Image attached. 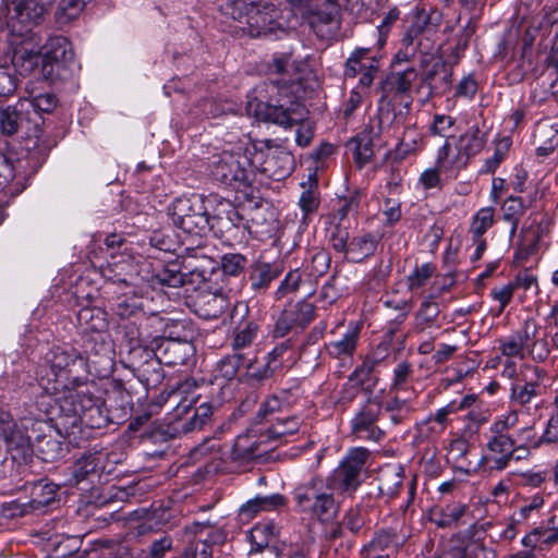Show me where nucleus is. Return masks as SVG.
<instances>
[{
  "label": "nucleus",
  "instance_id": "0eeeda50",
  "mask_svg": "<svg viewBox=\"0 0 558 558\" xmlns=\"http://www.w3.org/2000/svg\"><path fill=\"white\" fill-rule=\"evenodd\" d=\"M333 492L336 490L329 486L327 478L313 476L294 488L293 497L300 511L319 520H328L339 511Z\"/></svg>",
  "mask_w": 558,
  "mask_h": 558
},
{
  "label": "nucleus",
  "instance_id": "6e6d98bb",
  "mask_svg": "<svg viewBox=\"0 0 558 558\" xmlns=\"http://www.w3.org/2000/svg\"><path fill=\"white\" fill-rule=\"evenodd\" d=\"M20 80L14 70L9 64L0 65V99H7L14 95Z\"/></svg>",
  "mask_w": 558,
  "mask_h": 558
},
{
  "label": "nucleus",
  "instance_id": "412c9836",
  "mask_svg": "<svg viewBox=\"0 0 558 558\" xmlns=\"http://www.w3.org/2000/svg\"><path fill=\"white\" fill-rule=\"evenodd\" d=\"M303 398V390L299 385L282 388L269 396L259 407L257 418L264 420L278 411H284L296 405Z\"/></svg>",
  "mask_w": 558,
  "mask_h": 558
},
{
  "label": "nucleus",
  "instance_id": "c9c22d12",
  "mask_svg": "<svg viewBox=\"0 0 558 558\" xmlns=\"http://www.w3.org/2000/svg\"><path fill=\"white\" fill-rule=\"evenodd\" d=\"M410 401V397L401 398V393L388 392L387 400L381 404V411L389 415L393 425L402 424L413 411Z\"/></svg>",
  "mask_w": 558,
  "mask_h": 558
},
{
  "label": "nucleus",
  "instance_id": "37998d69",
  "mask_svg": "<svg viewBox=\"0 0 558 558\" xmlns=\"http://www.w3.org/2000/svg\"><path fill=\"white\" fill-rule=\"evenodd\" d=\"M112 311L122 319L131 318L143 312V301L135 294L117 296L112 303Z\"/></svg>",
  "mask_w": 558,
  "mask_h": 558
},
{
  "label": "nucleus",
  "instance_id": "603ef678",
  "mask_svg": "<svg viewBox=\"0 0 558 558\" xmlns=\"http://www.w3.org/2000/svg\"><path fill=\"white\" fill-rule=\"evenodd\" d=\"M318 7L324 8V11L313 12L310 17V23L313 28L316 27L317 22L328 25L338 12V0H314Z\"/></svg>",
  "mask_w": 558,
  "mask_h": 558
},
{
  "label": "nucleus",
  "instance_id": "4468645a",
  "mask_svg": "<svg viewBox=\"0 0 558 558\" xmlns=\"http://www.w3.org/2000/svg\"><path fill=\"white\" fill-rule=\"evenodd\" d=\"M54 0H21L13 9L8 8L7 25L13 33L26 35L43 19L47 7Z\"/></svg>",
  "mask_w": 558,
  "mask_h": 558
},
{
  "label": "nucleus",
  "instance_id": "bb28decb",
  "mask_svg": "<svg viewBox=\"0 0 558 558\" xmlns=\"http://www.w3.org/2000/svg\"><path fill=\"white\" fill-rule=\"evenodd\" d=\"M281 274L279 266L265 262H255L251 266L248 281L252 291L257 294L265 293L271 282Z\"/></svg>",
  "mask_w": 558,
  "mask_h": 558
},
{
  "label": "nucleus",
  "instance_id": "1a4fd4ad",
  "mask_svg": "<svg viewBox=\"0 0 558 558\" xmlns=\"http://www.w3.org/2000/svg\"><path fill=\"white\" fill-rule=\"evenodd\" d=\"M208 167L211 178L227 186L240 190L253 182V163L245 155L223 151L213 156Z\"/></svg>",
  "mask_w": 558,
  "mask_h": 558
},
{
  "label": "nucleus",
  "instance_id": "bf43d9fd",
  "mask_svg": "<svg viewBox=\"0 0 558 558\" xmlns=\"http://www.w3.org/2000/svg\"><path fill=\"white\" fill-rule=\"evenodd\" d=\"M498 343L501 354L507 357L523 359L525 355V349L518 330L506 338L499 339Z\"/></svg>",
  "mask_w": 558,
  "mask_h": 558
},
{
  "label": "nucleus",
  "instance_id": "13d9d810",
  "mask_svg": "<svg viewBox=\"0 0 558 558\" xmlns=\"http://www.w3.org/2000/svg\"><path fill=\"white\" fill-rule=\"evenodd\" d=\"M510 436L515 449L527 453V447L535 441L536 430L533 424L526 423L523 426L515 427Z\"/></svg>",
  "mask_w": 558,
  "mask_h": 558
},
{
  "label": "nucleus",
  "instance_id": "473e14b6",
  "mask_svg": "<svg viewBox=\"0 0 558 558\" xmlns=\"http://www.w3.org/2000/svg\"><path fill=\"white\" fill-rule=\"evenodd\" d=\"M242 221L243 217L230 202H220L217 213L211 218L213 231L229 232Z\"/></svg>",
  "mask_w": 558,
  "mask_h": 558
},
{
  "label": "nucleus",
  "instance_id": "774afa93",
  "mask_svg": "<svg viewBox=\"0 0 558 558\" xmlns=\"http://www.w3.org/2000/svg\"><path fill=\"white\" fill-rule=\"evenodd\" d=\"M509 147L510 142L508 138L499 141L495 146L493 156L485 160L483 172L492 174L495 173L501 161L505 159Z\"/></svg>",
  "mask_w": 558,
  "mask_h": 558
},
{
  "label": "nucleus",
  "instance_id": "e433bc0d",
  "mask_svg": "<svg viewBox=\"0 0 558 558\" xmlns=\"http://www.w3.org/2000/svg\"><path fill=\"white\" fill-rule=\"evenodd\" d=\"M379 361L372 357H366L361 365H359L349 376V383L354 386L361 387L366 393H372L377 384V377L374 376V369Z\"/></svg>",
  "mask_w": 558,
  "mask_h": 558
},
{
  "label": "nucleus",
  "instance_id": "72a5a7b5",
  "mask_svg": "<svg viewBox=\"0 0 558 558\" xmlns=\"http://www.w3.org/2000/svg\"><path fill=\"white\" fill-rule=\"evenodd\" d=\"M452 82V71L442 62H436L425 74L424 83L429 88V95L444 94L449 90Z\"/></svg>",
  "mask_w": 558,
  "mask_h": 558
},
{
  "label": "nucleus",
  "instance_id": "aec40b11",
  "mask_svg": "<svg viewBox=\"0 0 558 558\" xmlns=\"http://www.w3.org/2000/svg\"><path fill=\"white\" fill-rule=\"evenodd\" d=\"M248 314V306L245 302H238L231 312V323L236 325L232 348L234 351L250 347L255 340L258 325L254 320H244Z\"/></svg>",
  "mask_w": 558,
  "mask_h": 558
},
{
  "label": "nucleus",
  "instance_id": "9b49d317",
  "mask_svg": "<svg viewBox=\"0 0 558 558\" xmlns=\"http://www.w3.org/2000/svg\"><path fill=\"white\" fill-rule=\"evenodd\" d=\"M380 416L381 403L368 398L350 420V436L362 441L380 442L386 436L378 425Z\"/></svg>",
  "mask_w": 558,
  "mask_h": 558
},
{
  "label": "nucleus",
  "instance_id": "20e7f679",
  "mask_svg": "<svg viewBox=\"0 0 558 558\" xmlns=\"http://www.w3.org/2000/svg\"><path fill=\"white\" fill-rule=\"evenodd\" d=\"M221 11L232 20L244 24L251 37L271 36L279 27L278 12L270 0H226Z\"/></svg>",
  "mask_w": 558,
  "mask_h": 558
},
{
  "label": "nucleus",
  "instance_id": "e2e57ef3",
  "mask_svg": "<svg viewBox=\"0 0 558 558\" xmlns=\"http://www.w3.org/2000/svg\"><path fill=\"white\" fill-rule=\"evenodd\" d=\"M518 332L525 351L531 348L539 337H543L544 333H546V331L532 318L525 319L521 328L518 329Z\"/></svg>",
  "mask_w": 558,
  "mask_h": 558
},
{
  "label": "nucleus",
  "instance_id": "79ce46f5",
  "mask_svg": "<svg viewBox=\"0 0 558 558\" xmlns=\"http://www.w3.org/2000/svg\"><path fill=\"white\" fill-rule=\"evenodd\" d=\"M307 254L306 260L308 259V262L305 267L310 276L314 278L324 276L330 268V253L324 247H313Z\"/></svg>",
  "mask_w": 558,
  "mask_h": 558
},
{
  "label": "nucleus",
  "instance_id": "9d476101",
  "mask_svg": "<svg viewBox=\"0 0 558 558\" xmlns=\"http://www.w3.org/2000/svg\"><path fill=\"white\" fill-rule=\"evenodd\" d=\"M371 451L364 447L351 448L338 468L327 477L329 486L336 492H355L362 483V472L365 470Z\"/></svg>",
  "mask_w": 558,
  "mask_h": 558
},
{
  "label": "nucleus",
  "instance_id": "2eb2a0df",
  "mask_svg": "<svg viewBox=\"0 0 558 558\" xmlns=\"http://www.w3.org/2000/svg\"><path fill=\"white\" fill-rule=\"evenodd\" d=\"M315 306L307 301L289 304L277 318L271 330L274 338H283L290 331L304 329L314 318Z\"/></svg>",
  "mask_w": 558,
  "mask_h": 558
},
{
  "label": "nucleus",
  "instance_id": "c85d7f7f",
  "mask_svg": "<svg viewBox=\"0 0 558 558\" xmlns=\"http://www.w3.org/2000/svg\"><path fill=\"white\" fill-rule=\"evenodd\" d=\"M58 489L59 486L53 483L44 481L36 483L32 489L31 500L25 505L22 513L43 511L56 501Z\"/></svg>",
  "mask_w": 558,
  "mask_h": 558
},
{
  "label": "nucleus",
  "instance_id": "f257e3e1",
  "mask_svg": "<svg viewBox=\"0 0 558 558\" xmlns=\"http://www.w3.org/2000/svg\"><path fill=\"white\" fill-rule=\"evenodd\" d=\"M47 404L49 409L45 412L54 420L59 434L70 441L71 437L77 439L83 427L99 429L110 422L102 401L93 395L88 380L50 398Z\"/></svg>",
  "mask_w": 558,
  "mask_h": 558
},
{
  "label": "nucleus",
  "instance_id": "7ed1b4c3",
  "mask_svg": "<svg viewBox=\"0 0 558 558\" xmlns=\"http://www.w3.org/2000/svg\"><path fill=\"white\" fill-rule=\"evenodd\" d=\"M245 109L248 116H253L259 121L271 122L283 128L301 124L295 134V142L301 147H306L312 141L311 126L302 123L306 118L305 107L298 100L282 101L278 99L277 104H270L252 97Z\"/></svg>",
  "mask_w": 558,
  "mask_h": 558
},
{
  "label": "nucleus",
  "instance_id": "a19ab883",
  "mask_svg": "<svg viewBox=\"0 0 558 558\" xmlns=\"http://www.w3.org/2000/svg\"><path fill=\"white\" fill-rule=\"evenodd\" d=\"M35 448L44 462H54L63 456L62 442L50 435L37 436Z\"/></svg>",
  "mask_w": 558,
  "mask_h": 558
},
{
  "label": "nucleus",
  "instance_id": "f704fd0d",
  "mask_svg": "<svg viewBox=\"0 0 558 558\" xmlns=\"http://www.w3.org/2000/svg\"><path fill=\"white\" fill-rule=\"evenodd\" d=\"M277 527L274 523H259L251 530L250 538L256 550L264 549L263 558H278L277 553L272 548H267L269 543L276 537Z\"/></svg>",
  "mask_w": 558,
  "mask_h": 558
},
{
  "label": "nucleus",
  "instance_id": "09e8293b",
  "mask_svg": "<svg viewBox=\"0 0 558 558\" xmlns=\"http://www.w3.org/2000/svg\"><path fill=\"white\" fill-rule=\"evenodd\" d=\"M213 414V405L208 402H203L195 409L193 416L182 424V430L184 433L202 430L211 422Z\"/></svg>",
  "mask_w": 558,
  "mask_h": 558
},
{
  "label": "nucleus",
  "instance_id": "ea45409f",
  "mask_svg": "<svg viewBox=\"0 0 558 558\" xmlns=\"http://www.w3.org/2000/svg\"><path fill=\"white\" fill-rule=\"evenodd\" d=\"M372 60H379L375 54H371L369 48H356L347 59L343 75L349 78L356 77L357 74L366 70Z\"/></svg>",
  "mask_w": 558,
  "mask_h": 558
},
{
  "label": "nucleus",
  "instance_id": "680f3d73",
  "mask_svg": "<svg viewBox=\"0 0 558 558\" xmlns=\"http://www.w3.org/2000/svg\"><path fill=\"white\" fill-rule=\"evenodd\" d=\"M427 21H428V17L425 14L417 15L415 17V20L412 22V24L407 28V31L401 39V45L402 46H414V47L418 48L421 45L418 37L426 29Z\"/></svg>",
  "mask_w": 558,
  "mask_h": 558
},
{
  "label": "nucleus",
  "instance_id": "a878e982",
  "mask_svg": "<svg viewBox=\"0 0 558 558\" xmlns=\"http://www.w3.org/2000/svg\"><path fill=\"white\" fill-rule=\"evenodd\" d=\"M12 46L10 66L16 74L26 75L35 69L39 72L40 52L35 51L26 41L21 44L13 41Z\"/></svg>",
  "mask_w": 558,
  "mask_h": 558
},
{
  "label": "nucleus",
  "instance_id": "393cba45",
  "mask_svg": "<svg viewBox=\"0 0 558 558\" xmlns=\"http://www.w3.org/2000/svg\"><path fill=\"white\" fill-rule=\"evenodd\" d=\"M229 305V299L225 294L210 291L202 292L194 301L195 313L206 320L217 319Z\"/></svg>",
  "mask_w": 558,
  "mask_h": 558
},
{
  "label": "nucleus",
  "instance_id": "c03bdc74",
  "mask_svg": "<svg viewBox=\"0 0 558 558\" xmlns=\"http://www.w3.org/2000/svg\"><path fill=\"white\" fill-rule=\"evenodd\" d=\"M468 509L466 505L460 502L448 505L441 509L439 514L434 518L433 521L441 529L456 527L460 524Z\"/></svg>",
  "mask_w": 558,
  "mask_h": 558
},
{
  "label": "nucleus",
  "instance_id": "39448f33",
  "mask_svg": "<svg viewBox=\"0 0 558 558\" xmlns=\"http://www.w3.org/2000/svg\"><path fill=\"white\" fill-rule=\"evenodd\" d=\"M487 143V134L477 125L470 126L460 136L448 137L438 148L437 166L445 171H454V177L465 169L471 158L478 155Z\"/></svg>",
  "mask_w": 558,
  "mask_h": 558
},
{
  "label": "nucleus",
  "instance_id": "7c9ffc66",
  "mask_svg": "<svg viewBox=\"0 0 558 558\" xmlns=\"http://www.w3.org/2000/svg\"><path fill=\"white\" fill-rule=\"evenodd\" d=\"M360 338V327L350 325L341 339L327 344L328 354L335 359L345 360L352 357Z\"/></svg>",
  "mask_w": 558,
  "mask_h": 558
},
{
  "label": "nucleus",
  "instance_id": "5fc2aeb1",
  "mask_svg": "<svg viewBox=\"0 0 558 558\" xmlns=\"http://www.w3.org/2000/svg\"><path fill=\"white\" fill-rule=\"evenodd\" d=\"M439 313L438 303L432 300L423 301L416 314V328L423 331L426 327L432 326L436 322Z\"/></svg>",
  "mask_w": 558,
  "mask_h": 558
},
{
  "label": "nucleus",
  "instance_id": "423d86ee",
  "mask_svg": "<svg viewBox=\"0 0 558 558\" xmlns=\"http://www.w3.org/2000/svg\"><path fill=\"white\" fill-rule=\"evenodd\" d=\"M168 213L173 226L191 236L203 238L213 231V217L201 194L193 193L175 198Z\"/></svg>",
  "mask_w": 558,
  "mask_h": 558
},
{
  "label": "nucleus",
  "instance_id": "4be33fe9",
  "mask_svg": "<svg viewBox=\"0 0 558 558\" xmlns=\"http://www.w3.org/2000/svg\"><path fill=\"white\" fill-rule=\"evenodd\" d=\"M207 522H193L183 529V541L186 543L181 558H213L210 545L203 539Z\"/></svg>",
  "mask_w": 558,
  "mask_h": 558
},
{
  "label": "nucleus",
  "instance_id": "864d4df0",
  "mask_svg": "<svg viewBox=\"0 0 558 558\" xmlns=\"http://www.w3.org/2000/svg\"><path fill=\"white\" fill-rule=\"evenodd\" d=\"M353 146L354 160L360 168L364 167L373 157V142L367 136H356L350 141Z\"/></svg>",
  "mask_w": 558,
  "mask_h": 558
},
{
  "label": "nucleus",
  "instance_id": "cd10ccee",
  "mask_svg": "<svg viewBox=\"0 0 558 558\" xmlns=\"http://www.w3.org/2000/svg\"><path fill=\"white\" fill-rule=\"evenodd\" d=\"M260 441L253 432H246L239 435L230 451V458L234 462L247 463L257 458L259 453Z\"/></svg>",
  "mask_w": 558,
  "mask_h": 558
},
{
  "label": "nucleus",
  "instance_id": "69168bd1",
  "mask_svg": "<svg viewBox=\"0 0 558 558\" xmlns=\"http://www.w3.org/2000/svg\"><path fill=\"white\" fill-rule=\"evenodd\" d=\"M220 264L225 275L238 277L243 274L247 259L242 254H225L221 257Z\"/></svg>",
  "mask_w": 558,
  "mask_h": 558
},
{
  "label": "nucleus",
  "instance_id": "6ab92c4d",
  "mask_svg": "<svg viewBox=\"0 0 558 558\" xmlns=\"http://www.w3.org/2000/svg\"><path fill=\"white\" fill-rule=\"evenodd\" d=\"M151 349L167 366L184 365L194 355V345L186 340L174 338L155 339Z\"/></svg>",
  "mask_w": 558,
  "mask_h": 558
},
{
  "label": "nucleus",
  "instance_id": "3c124183",
  "mask_svg": "<svg viewBox=\"0 0 558 558\" xmlns=\"http://www.w3.org/2000/svg\"><path fill=\"white\" fill-rule=\"evenodd\" d=\"M416 77V70L414 68H407L402 71L392 73L388 77L387 84L397 95L403 96L411 90L412 84Z\"/></svg>",
  "mask_w": 558,
  "mask_h": 558
},
{
  "label": "nucleus",
  "instance_id": "2f4dec72",
  "mask_svg": "<svg viewBox=\"0 0 558 558\" xmlns=\"http://www.w3.org/2000/svg\"><path fill=\"white\" fill-rule=\"evenodd\" d=\"M24 101L21 99L14 106L0 109V132L5 136L16 134L26 122Z\"/></svg>",
  "mask_w": 558,
  "mask_h": 558
},
{
  "label": "nucleus",
  "instance_id": "8fccbe9b",
  "mask_svg": "<svg viewBox=\"0 0 558 558\" xmlns=\"http://www.w3.org/2000/svg\"><path fill=\"white\" fill-rule=\"evenodd\" d=\"M412 364L408 361L399 362L393 368L392 379L389 387L391 393L410 392L409 381L412 377Z\"/></svg>",
  "mask_w": 558,
  "mask_h": 558
},
{
  "label": "nucleus",
  "instance_id": "a211bd4d",
  "mask_svg": "<svg viewBox=\"0 0 558 558\" xmlns=\"http://www.w3.org/2000/svg\"><path fill=\"white\" fill-rule=\"evenodd\" d=\"M265 146L267 150L259 153L264 159L258 170L275 181L287 178L293 170V156L281 147L272 146L270 140L265 141Z\"/></svg>",
  "mask_w": 558,
  "mask_h": 558
},
{
  "label": "nucleus",
  "instance_id": "052dcab7",
  "mask_svg": "<svg viewBox=\"0 0 558 558\" xmlns=\"http://www.w3.org/2000/svg\"><path fill=\"white\" fill-rule=\"evenodd\" d=\"M85 2V0H61L56 12L59 23L64 24L77 17L83 11Z\"/></svg>",
  "mask_w": 558,
  "mask_h": 558
},
{
  "label": "nucleus",
  "instance_id": "6e6552de",
  "mask_svg": "<svg viewBox=\"0 0 558 558\" xmlns=\"http://www.w3.org/2000/svg\"><path fill=\"white\" fill-rule=\"evenodd\" d=\"M74 64V52L68 38L52 36L41 47L39 75L45 81L65 80Z\"/></svg>",
  "mask_w": 558,
  "mask_h": 558
},
{
  "label": "nucleus",
  "instance_id": "f3484780",
  "mask_svg": "<svg viewBox=\"0 0 558 558\" xmlns=\"http://www.w3.org/2000/svg\"><path fill=\"white\" fill-rule=\"evenodd\" d=\"M0 437L5 444L7 453L11 460L21 465L26 464L33 457L34 445L26 430L16 423H5L1 426Z\"/></svg>",
  "mask_w": 558,
  "mask_h": 558
},
{
  "label": "nucleus",
  "instance_id": "58836bf2",
  "mask_svg": "<svg viewBox=\"0 0 558 558\" xmlns=\"http://www.w3.org/2000/svg\"><path fill=\"white\" fill-rule=\"evenodd\" d=\"M27 97L21 98L24 106L28 104L36 112L50 113L58 105L56 95L51 92H38L36 87L27 85Z\"/></svg>",
  "mask_w": 558,
  "mask_h": 558
},
{
  "label": "nucleus",
  "instance_id": "f03ea898",
  "mask_svg": "<svg viewBox=\"0 0 558 558\" xmlns=\"http://www.w3.org/2000/svg\"><path fill=\"white\" fill-rule=\"evenodd\" d=\"M87 361L74 348L53 347L37 371V383L48 399L87 381Z\"/></svg>",
  "mask_w": 558,
  "mask_h": 558
},
{
  "label": "nucleus",
  "instance_id": "ddd939ff",
  "mask_svg": "<svg viewBox=\"0 0 558 558\" xmlns=\"http://www.w3.org/2000/svg\"><path fill=\"white\" fill-rule=\"evenodd\" d=\"M130 355L135 376L146 388H156L162 383L165 373L161 365L163 363L151 348L133 347Z\"/></svg>",
  "mask_w": 558,
  "mask_h": 558
},
{
  "label": "nucleus",
  "instance_id": "f8f14e48",
  "mask_svg": "<svg viewBox=\"0 0 558 558\" xmlns=\"http://www.w3.org/2000/svg\"><path fill=\"white\" fill-rule=\"evenodd\" d=\"M546 375V371L542 367L523 364L518 378L511 385V400L522 407L532 403L542 395Z\"/></svg>",
  "mask_w": 558,
  "mask_h": 558
},
{
  "label": "nucleus",
  "instance_id": "4d7b16f0",
  "mask_svg": "<svg viewBox=\"0 0 558 558\" xmlns=\"http://www.w3.org/2000/svg\"><path fill=\"white\" fill-rule=\"evenodd\" d=\"M366 523V510L362 506L351 507L342 518V525L352 534H359Z\"/></svg>",
  "mask_w": 558,
  "mask_h": 558
},
{
  "label": "nucleus",
  "instance_id": "338daca9",
  "mask_svg": "<svg viewBox=\"0 0 558 558\" xmlns=\"http://www.w3.org/2000/svg\"><path fill=\"white\" fill-rule=\"evenodd\" d=\"M494 223V209L484 207L480 209L472 221L471 232L473 236H482Z\"/></svg>",
  "mask_w": 558,
  "mask_h": 558
},
{
  "label": "nucleus",
  "instance_id": "0e129e2a",
  "mask_svg": "<svg viewBox=\"0 0 558 558\" xmlns=\"http://www.w3.org/2000/svg\"><path fill=\"white\" fill-rule=\"evenodd\" d=\"M300 426L301 421L298 416L277 418L276 423L268 428V433L274 438H280L296 433Z\"/></svg>",
  "mask_w": 558,
  "mask_h": 558
},
{
  "label": "nucleus",
  "instance_id": "5701e85b",
  "mask_svg": "<svg viewBox=\"0 0 558 558\" xmlns=\"http://www.w3.org/2000/svg\"><path fill=\"white\" fill-rule=\"evenodd\" d=\"M487 449L495 457H487L486 460L490 463V470L502 471L513 459L518 450L510 435L493 434L487 441Z\"/></svg>",
  "mask_w": 558,
  "mask_h": 558
},
{
  "label": "nucleus",
  "instance_id": "49530a36",
  "mask_svg": "<svg viewBox=\"0 0 558 558\" xmlns=\"http://www.w3.org/2000/svg\"><path fill=\"white\" fill-rule=\"evenodd\" d=\"M502 218L510 223V236L517 232L518 223L525 211V206L522 198L519 196H509L502 207Z\"/></svg>",
  "mask_w": 558,
  "mask_h": 558
},
{
  "label": "nucleus",
  "instance_id": "c756f323",
  "mask_svg": "<svg viewBox=\"0 0 558 558\" xmlns=\"http://www.w3.org/2000/svg\"><path fill=\"white\" fill-rule=\"evenodd\" d=\"M76 318L78 326L85 333H102L107 330V313L99 307H83L77 312Z\"/></svg>",
  "mask_w": 558,
  "mask_h": 558
},
{
  "label": "nucleus",
  "instance_id": "b1692460",
  "mask_svg": "<svg viewBox=\"0 0 558 558\" xmlns=\"http://www.w3.org/2000/svg\"><path fill=\"white\" fill-rule=\"evenodd\" d=\"M106 454L102 452H89L78 458L71 466V477L66 481L70 486H77L82 482L95 476L104 470Z\"/></svg>",
  "mask_w": 558,
  "mask_h": 558
},
{
  "label": "nucleus",
  "instance_id": "4c0bfd02",
  "mask_svg": "<svg viewBox=\"0 0 558 558\" xmlns=\"http://www.w3.org/2000/svg\"><path fill=\"white\" fill-rule=\"evenodd\" d=\"M378 244V239L372 233H364L354 236L348 246V255L354 263H361L374 255Z\"/></svg>",
  "mask_w": 558,
  "mask_h": 558
},
{
  "label": "nucleus",
  "instance_id": "a18cd8bd",
  "mask_svg": "<svg viewBox=\"0 0 558 558\" xmlns=\"http://www.w3.org/2000/svg\"><path fill=\"white\" fill-rule=\"evenodd\" d=\"M403 484V470L401 466H395L386 471L380 477L379 492L389 499L395 498Z\"/></svg>",
  "mask_w": 558,
  "mask_h": 558
},
{
  "label": "nucleus",
  "instance_id": "de8ad7c7",
  "mask_svg": "<svg viewBox=\"0 0 558 558\" xmlns=\"http://www.w3.org/2000/svg\"><path fill=\"white\" fill-rule=\"evenodd\" d=\"M244 363V355L241 353H233L225 356L218 363L215 369V378L230 381L234 379L239 373L240 367Z\"/></svg>",
  "mask_w": 558,
  "mask_h": 558
},
{
  "label": "nucleus",
  "instance_id": "dca6fc26",
  "mask_svg": "<svg viewBox=\"0 0 558 558\" xmlns=\"http://www.w3.org/2000/svg\"><path fill=\"white\" fill-rule=\"evenodd\" d=\"M82 355L87 361V374L90 368L105 372L112 367L113 349L106 332L86 335L83 341Z\"/></svg>",
  "mask_w": 558,
  "mask_h": 558
}]
</instances>
